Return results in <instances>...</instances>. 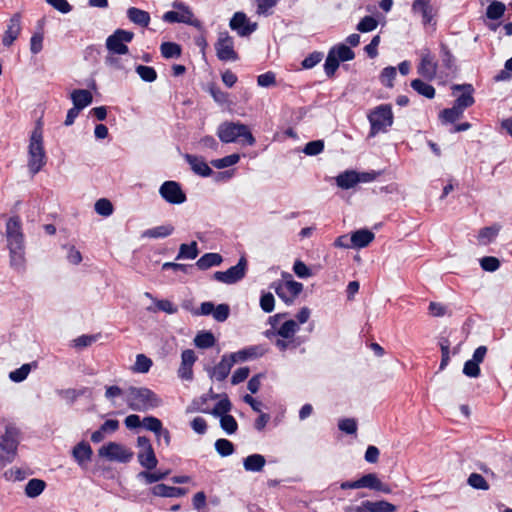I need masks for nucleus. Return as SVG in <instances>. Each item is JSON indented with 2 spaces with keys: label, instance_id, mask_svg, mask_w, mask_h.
I'll use <instances>...</instances> for the list:
<instances>
[{
  "label": "nucleus",
  "instance_id": "obj_58",
  "mask_svg": "<svg viewBox=\"0 0 512 512\" xmlns=\"http://www.w3.org/2000/svg\"><path fill=\"white\" fill-rule=\"evenodd\" d=\"M501 263L498 258L494 256H485L480 259V266L484 271L494 272L499 269Z\"/></svg>",
  "mask_w": 512,
  "mask_h": 512
},
{
  "label": "nucleus",
  "instance_id": "obj_57",
  "mask_svg": "<svg viewBox=\"0 0 512 512\" xmlns=\"http://www.w3.org/2000/svg\"><path fill=\"white\" fill-rule=\"evenodd\" d=\"M467 482H468V484L471 487H473L475 489H479V490H488L489 489L488 482L479 473H472V474H470V476L468 477Z\"/></svg>",
  "mask_w": 512,
  "mask_h": 512
},
{
  "label": "nucleus",
  "instance_id": "obj_32",
  "mask_svg": "<svg viewBox=\"0 0 512 512\" xmlns=\"http://www.w3.org/2000/svg\"><path fill=\"white\" fill-rule=\"evenodd\" d=\"M223 258L219 253H205L195 263L199 270H207L213 266H218L222 263Z\"/></svg>",
  "mask_w": 512,
  "mask_h": 512
},
{
  "label": "nucleus",
  "instance_id": "obj_31",
  "mask_svg": "<svg viewBox=\"0 0 512 512\" xmlns=\"http://www.w3.org/2000/svg\"><path fill=\"white\" fill-rule=\"evenodd\" d=\"M336 183L342 189L353 188L359 183V172L354 170L345 171L336 177Z\"/></svg>",
  "mask_w": 512,
  "mask_h": 512
},
{
  "label": "nucleus",
  "instance_id": "obj_19",
  "mask_svg": "<svg viewBox=\"0 0 512 512\" xmlns=\"http://www.w3.org/2000/svg\"><path fill=\"white\" fill-rule=\"evenodd\" d=\"M21 13L17 12L12 15L9 19L7 28L2 38V44L5 47H10L14 41L19 37L22 27H21Z\"/></svg>",
  "mask_w": 512,
  "mask_h": 512
},
{
  "label": "nucleus",
  "instance_id": "obj_53",
  "mask_svg": "<svg viewBox=\"0 0 512 512\" xmlns=\"http://www.w3.org/2000/svg\"><path fill=\"white\" fill-rule=\"evenodd\" d=\"M152 366V360L144 354H138L134 364V371L138 373H147Z\"/></svg>",
  "mask_w": 512,
  "mask_h": 512
},
{
  "label": "nucleus",
  "instance_id": "obj_50",
  "mask_svg": "<svg viewBox=\"0 0 512 512\" xmlns=\"http://www.w3.org/2000/svg\"><path fill=\"white\" fill-rule=\"evenodd\" d=\"M339 64V59L336 58V55L333 54V51L329 50L324 63V71L327 77L332 78L335 75V72L337 71Z\"/></svg>",
  "mask_w": 512,
  "mask_h": 512
},
{
  "label": "nucleus",
  "instance_id": "obj_29",
  "mask_svg": "<svg viewBox=\"0 0 512 512\" xmlns=\"http://www.w3.org/2000/svg\"><path fill=\"white\" fill-rule=\"evenodd\" d=\"M71 100L77 109H84L93 101L92 93L86 89H75L71 93Z\"/></svg>",
  "mask_w": 512,
  "mask_h": 512
},
{
  "label": "nucleus",
  "instance_id": "obj_61",
  "mask_svg": "<svg viewBox=\"0 0 512 512\" xmlns=\"http://www.w3.org/2000/svg\"><path fill=\"white\" fill-rule=\"evenodd\" d=\"M323 150H324V141L323 140H314V141L308 142L305 145L303 152L309 156H316V155L320 154Z\"/></svg>",
  "mask_w": 512,
  "mask_h": 512
},
{
  "label": "nucleus",
  "instance_id": "obj_54",
  "mask_svg": "<svg viewBox=\"0 0 512 512\" xmlns=\"http://www.w3.org/2000/svg\"><path fill=\"white\" fill-rule=\"evenodd\" d=\"M378 26V21L372 16L363 17L357 24L356 29L361 33H367L375 30Z\"/></svg>",
  "mask_w": 512,
  "mask_h": 512
},
{
  "label": "nucleus",
  "instance_id": "obj_9",
  "mask_svg": "<svg viewBox=\"0 0 512 512\" xmlns=\"http://www.w3.org/2000/svg\"><path fill=\"white\" fill-rule=\"evenodd\" d=\"M285 281H278L272 284L277 296L286 304H292L295 298L302 292L303 284L292 279L290 273H282Z\"/></svg>",
  "mask_w": 512,
  "mask_h": 512
},
{
  "label": "nucleus",
  "instance_id": "obj_35",
  "mask_svg": "<svg viewBox=\"0 0 512 512\" xmlns=\"http://www.w3.org/2000/svg\"><path fill=\"white\" fill-rule=\"evenodd\" d=\"M463 113L462 110L453 105L451 108H445L440 111L438 118L442 125L455 124L456 121L463 117Z\"/></svg>",
  "mask_w": 512,
  "mask_h": 512
},
{
  "label": "nucleus",
  "instance_id": "obj_20",
  "mask_svg": "<svg viewBox=\"0 0 512 512\" xmlns=\"http://www.w3.org/2000/svg\"><path fill=\"white\" fill-rule=\"evenodd\" d=\"M438 71V63L434 61V57L429 51L423 54L419 65L417 66V73L427 81L435 79Z\"/></svg>",
  "mask_w": 512,
  "mask_h": 512
},
{
  "label": "nucleus",
  "instance_id": "obj_22",
  "mask_svg": "<svg viewBox=\"0 0 512 512\" xmlns=\"http://www.w3.org/2000/svg\"><path fill=\"white\" fill-rule=\"evenodd\" d=\"M197 360V356L192 349H186L181 354V364L178 369V376L183 380L193 379V365Z\"/></svg>",
  "mask_w": 512,
  "mask_h": 512
},
{
  "label": "nucleus",
  "instance_id": "obj_45",
  "mask_svg": "<svg viewBox=\"0 0 512 512\" xmlns=\"http://www.w3.org/2000/svg\"><path fill=\"white\" fill-rule=\"evenodd\" d=\"M199 254L198 245L195 241L190 244H181L176 259H195Z\"/></svg>",
  "mask_w": 512,
  "mask_h": 512
},
{
  "label": "nucleus",
  "instance_id": "obj_21",
  "mask_svg": "<svg viewBox=\"0 0 512 512\" xmlns=\"http://www.w3.org/2000/svg\"><path fill=\"white\" fill-rule=\"evenodd\" d=\"M235 363L236 359L230 354L223 355L220 362L209 371L210 378L219 382L225 380Z\"/></svg>",
  "mask_w": 512,
  "mask_h": 512
},
{
  "label": "nucleus",
  "instance_id": "obj_64",
  "mask_svg": "<svg viewBox=\"0 0 512 512\" xmlns=\"http://www.w3.org/2000/svg\"><path fill=\"white\" fill-rule=\"evenodd\" d=\"M260 307L266 313H270L274 310L275 299L272 293H262L260 298Z\"/></svg>",
  "mask_w": 512,
  "mask_h": 512
},
{
  "label": "nucleus",
  "instance_id": "obj_36",
  "mask_svg": "<svg viewBox=\"0 0 512 512\" xmlns=\"http://www.w3.org/2000/svg\"><path fill=\"white\" fill-rule=\"evenodd\" d=\"M174 232V226L171 224L160 225L143 232L142 237L150 239L166 238Z\"/></svg>",
  "mask_w": 512,
  "mask_h": 512
},
{
  "label": "nucleus",
  "instance_id": "obj_47",
  "mask_svg": "<svg viewBox=\"0 0 512 512\" xmlns=\"http://www.w3.org/2000/svg\"><path fill=\"white\" fill-rule=\"evenodd\" d=\"M214 446L217 453L222 457L230 456L235 451L234 444L225 438L217 439Z\"/></svg>",
  "mask_w": 512,
  "mask_h": 512
},
{
  "label": "nucleus",
  "instance_id": "obj_15",
  "mask_svg": "<svg viewBox=\"0 0 512 512\" xmlns=\"http://www.w3.org/2000/svg\"><path fill=\"white\" fill-rule=\"evenodd\" d=\"M161 197L170 204H182L186 201V194L176 181H165L159 189Z\"/></svg>",
  "mask_w": 512,
  "mask_h": 512
},
{
  "label": "nucleus",
  "instance_id": "obj_18",
  "mask_svg": "<svg viewBox=\"0 0 512 512\" xmlns=\"http://www.w3.org/2000/svg\"><path fill=\"white\" fill-rule=\"evenodd\" d=\"M452 90L453 93L456 91H463V93L455 99L453 104L463 112L475 103V99L473 97L474 88L471 84H456L452 86Z\"/></svg>",
  "mask_w": 512,
  "mask_h": 512
},
{
  "label": "nucleus",
  "instance_id": "obj_5",
  "mask_svg": "<svg viewBox=\"0 0 512 512\" xmlns=\"http://www.w3.org/2000/svg\"><path fill=\"white\" fill-rule=\"evenodd\" d=\"M370 131L369 137L385 133L394 123V115L390 104H381L372 109L367 115Z\"/></svg>",
  "mask_w": 512,
  "mask_h": 512
},
{
  "label": "nucleus",
  "instance_id": "obj_42",
  "mask_svg": "<svg viewBox=\"0 0 512 512\" xmlns=\"http://www.w3.org/2000/svg\"><path fill=\"white\" fill-rule=\"evenodd\" d=\"M215 337L210 331L199 332L194 338V344L200 349H207L215 344Z\"/></svg>",
  "mask_w": 512,
  "mask_h": 512
},
{
  "label": "nucleus",
  "instance_id": "obj_48",
  "mask_svg": "<svg viewBox=\"0 0 512 512\" xmlns=\"http://www.w3.org/2000/svg\"><path fill=\"white\" fill-rule=\"evenodd\" d=\"M232 408V404L228 398L227 395H224V397L216 403L213 409H210V413L213 416L216 417H222V415H228V412H230Z\"/></svg>",
  "mask_w": 512,
  "mask_h": 512
},
{
  "label": "nucleus",
  "instance_id": "obj_55",
  "mask_svg": "<svg viewBox=\"0 0 512 512\" xmlns=\"http://www.w3.org/2000/svg\"><path fill=\"white\" fill-rule=\"evenodd\" d=\"M396 74H397V72H396L395 67H393V66L385 67L381 71V74H380L381 83L386 87L392 88L394 85L393 81L396 77Z\"/></svg>",
  "mask_w": 512,
  "mask_h": 512
},
{
  "label": "nucleus",
  "instance_id": "obj_40",
  "mask_svg": "<svg viewBox=\"0 0 512 512\" xmlns=\"http://www.w3.org/2000/svg\"><path fill=\"white\" fill-rule=\"evenodd\" d=\"M45 487L46 483L44 480L33 478L26 484L25 494L29 498H35L44 491Z\"/></svg>",
  "mask_w": 512,
  "mask_h": 512
},
{
  "label": "nucleus",
  "instance_id": "obj_38",
  "mask_svg": "<svg viewBox=\"0 0 512 512\" xmlns=\"http://www.w3.org/2000/svg\"><path fill=\"white\" fill-rule=\"evenodd\" d=\"M440 57L442 61V65L445 69L449 71H455L457 69L456 59L452 54L448 45L444 42L440 43Z\"/></svg>",
  "mask_w": 512,
  "mask_h": 512
},
{
  "label": "nucleus",
  "instance_id": "obj_56",
  "mask_svg": "<svg viewBox=\"0 0 512 512\" xmlns=\"http://www.w3.org/2000/svg\"><path fill=\"white\" fill-rule=\"evenodd\" d=\"M95 211L104 217H108L113 213V205L110 200L101 198L95 203Z\"/></svg>",
  "mask_w": 512,
  "mask_h": 512
},
{
  "label": "nucleus",
  "instance_id": "obj_49",
  "mask_svg": "<svg viewBox=\"0 0 512 512\" xmlns=\"http://www.w3.org/2000/svg\"><path fill=\"white\" fill-rule=\"evenodd\" d=\"M240 160V155L237 153L225 156L220 159H214L211 161V165L217 169H224L237 164Z\"/></svg>",
  "mask_w": 512,
  "mask_h": 512
},
{
  "label": "nucleus",
  "instance_id": "obj_1",
  "mask_svg": "<svg viewBox=\"0 0 512 512\" xmlns=\"http://www.w3.org/2000/svg\"><path fill=\"white\" fill-rule=\"evenodd\" d=\"M5 234L10 254V265L17 271H23L26 262L25 243L19 216H12L8 219Z\"/></svg>",
  "mask_w": 512,
  "mask_h": 512
},
{
  "label": "nucleus",
  "instance_id": "obj_62",
  "mask_svg": "<svg viewBox=\"0 0 512 512\" xmlns=\"http://www.w3.org/2000/svg\"><path fill=\"white\" fill-rule=\"evenodd\" d=\"M30 365L29 364H23L20 368L11 371L9 374V378L16 383L24 381L29 372H30Z\"/></svg>",
  "mask_w": 512,
  "mask_h": 512
},
{
  "label": "nucleus",
  "instance_id": "obj_3",
  "mask_svg": "<svg viewBox=\"0 0 512 512\" xmlns=\"http://www.w3.org/2000/svg\"><path fill=\"white\" fill-rule=\"evenodd\" d=\"M46 152L44 148L43 130L38 124L31 132L28 145V169L35 175L46 164Z\"/></svg>",
  "mask_w": 512,
  "mask_h": 512
},
{
  "label": "nucleus",
  "instance_id": "obj_23",
  "mask_svg": "<svg viewBox=\"0 0 512 512\" xmlns=\"http://www.w3.org/2000/svg\"><path fill=\"white\" fill-rule=\"evenodd\" d=\"M359 489L368 488L371 490L383 492L389 494L391 492L390 487L383 483L375 473H368L358 479Z\"/></svg>",
  "mask_w": 512,
  "mask_h": 512
},
{
  "label": "nucleus",
  "instance_id": "obj_51",
  "mask_svg": "<svg viewBox=\"0 0 512 512\" xmlns=\"http://www.w3.org/2000/svg\"><path fill=\"white\" fill-rule=\"evenodd\" d=\"M135 70L145 82H154L157 79V72L151 66L137 65Z\"/></svg>",
  "mask_w": 512,
  "mask_h": 512
},
{
  "label": "nucleus",
  "instance_id": "obj_4",
  "mask_svg": "<svg viewBox=\"0 0 512 512\" xmlns=\"http://www.w3.org/2000/svg\"><path fill=\"white\" fill-rule=\"evenodd\" d=\"M127 404L134 411L145 412L161 405V398L146 387H130L127 394Z\"/></svg>",
  "mask_w": 512,
  "mask_h": 512
},
{
  "label": "nucleus",
  "instance_id": "obj_46",
  "mask_svg": "<svg viewBox=\"0 0 512 512\" xmlns=\"http://www.w3.org/2000/svg\"><path fill=\"white\" fill-rule=\"evenodd\" d=\"M506 7L500 1H493L486 9V16L491 20H498L503 17Z\"/></svg>",
  "mask_w": 512,
  "mask_h": 512
},
{
  "label": "nucleus",
  "instance_id": "obj_63",
  "mask_svg": "<svg viewBox=\"0 0 512 512\" xmlns=\"http://www.w3.org/2000/svg\"><path fill=\"white\" fill-rule=\"evenodd\" d=\"M322 58H323L322 52L314 51L303 59L301 65L304 69H311V68L315 67L318 63H320Z\"/></svg>",
  "mask_w": 512,
  "mask_h": 512
},
{
  "label": "nucleus",
  "instance_id": "obj_41",
  "mask_svg": "<svg viewBox=\"0 0 512 512\" xmlns=\"http://www.w3.org/2000/svg\"><path fill=\"white\" fill-rule=\"evenodd\" d=\"M330 51H333V54L336 55L339 62L351 61L355 58L354 51L345 44L335 45L330 49Z\"/></svg>",
  "mask_w": 512,
  "mask_h": 512
},
{
  "label": "nucleus",
  "instance_id": "obj_39",
  "mask_svg": "<svg viewBox=\"0 0 512 512\" xmlns=\"http://www.w3.org/2000/svg\"><path fill=\"white\" fill-rule=\"evenodd\" d=\"M411 87L414 91H416L419 95L424 96L428 99H433L436 94L435 88L431 85L426 83L425 81L421 79H414L411 81Z\"/></svg>",
  "mask_w": 512,
  "mask_h": 512
},
{
  "label": "nucleus",
  "instance_id": "obj_7",
  "mask_svg": "<svg viewBox=\"0 0 512 512\" xmlns=\"http://www.w3.org/2000/svg\"><path fill=\"white\" fill-rule=\"evenodd\" d=\"M172 7L175 10L167 11L163 14L162 20L166 23H184L196 28H201V22L194 18L191 8L182 1H174Z\"/></svg>",
  "mask_w": 512,
  "mask_h": 512
},
{
  "label": "nucleus",
  "instance_id": "obj_10",
  "mask_svg": "<svg viewBox=\"0 0 512 512\" xmlns=\"http://www.w3.org/2000/svg\"><path fill=\"white\" fill-rule=\"evenodd\" d=\"M134 38V33L132 31L124 30V29H116L111 35H109L106 39V48L108 52L112 55H125L129 53V48L127 46Z\"/></svg>",
  "mask_w": 512,
  "mask_h": 512
},
{
  "label": "nucleus",
  "instance_id": "obj_30",
  "mask_svg": "<svg viewBox=\"0 0 512 512\" xmlns=\"http://www.w3.org/2000/svg\"><path fill=\"white\" fill-rule=\"evenodd\" d=\"M127 17L132 23L145 28L148 27L151 19L150 14L147 11L136 7L128 8Z\"/></svg>",
  "mask_w": 512,
  "mask_h": 512
},
{
  "label": "nucleus",
  "instance_id": "obj_44",
  "mask_svg": "<svg viewBox=\"0 0 512 512\" xmlns=\"http://www.w3.org/2000/svg\"><path fill=\"white\" fill-rule=\"evenodd\" d=\"M208 92L213 98V100L219 105H228L230 104L229 94L223 90L215 83H211L208 86Z\"/></svg>",
  "mask_w": 512,
  "mask_h": 512
},
{
  "label": "nucleus",
  "instance_id": "obj_37",
  "mask_svg": "<svg viewBox=\"0 0 512 512\" xmlns=\"http://www.w3.org/2000/svg\"><path fill=\"white\" fill-rule=\"evenodd\" d=\"M209 395H201L200 397L194 398L186 408V413L201 412L205 414L210 413V407L208 405Z\"/></svg>",
  "mask_w": 512,
  "mask_h": 512
},
{
  "label": "nucleus",
  "instance_id": "obj_13",
  "mask_svg": "<svg viewBox=\"0 0 512 512\" xmlns=\"http://www.w3.org/2000/svg\"><path fill=\"white\" fill-rule=\"evenodd\" d=\"M99 456L105 457L110 461H117L120 463H128L133 457V452L123 445L116 442H109L103 445L99 451Z\"/></svg>",
  "mask_w": 512,
  "mask_h": 512
},
{
  "label": "nucleus",
  "instance_id": "obj_43",
  "mask_svg": "<svg viewBox=\"0 0 512 512\" xmlns=\"http://www.w3.org/2000/svg\"><path fill=\"white\" fill-rule=\"evenodd\" d=\"M161 55L166 59L178 58L181 56V46L175 42H163L160 46Z\"/></svg>",
  "mask_w": 512,
  "mask_h": 512
},
{
  "label": "nucleus",
  "instance_id": "obj_6",
  "mask_svg": "<svg viewBox=\"0 0 512 512\" xmlns=\"http://www.w3.org/2000/svg\"><path fill=\"white\" fill-rule=\"evenodd\" d=\"M299 328L298 323L293 319L284 321L278 327L276 333H278L280 338H276L274 345L280 352L295 350L301 345L302 341L299 337H296Z\"/></svg>",
  "mask_w": 512,
  "mask_h": 512
},
{
  "label": "nucleus",
  "instance_id": "obj_2",
  "mask_svg": "<svg viewBox=\"0 0 512 512\" xmlns=\"http://www.w3.org/2000/svg\"><path fill=\"white\" fill-rule=\"evenodd\" d=\"M216 134L220 141L225 144L234 143L240 139L249 146L256 143L249 127L241 122L224 121L218 126Z\"/></svg>",
  "mask_w": 512,
  "mask_h": 512
},
{
  "label": "nucleus",
  "instance_id": "obj_12",
  "mask_svg": "<svg viewBox=\"0 0 512 512\" xmlns=\"http://www.w3.org/2000/svg\"><path fill=\"white\" fill-rule=\"evenodd\" d=\"M137 446L139 448L137 457L140 465L147 470L155 469L158 464V460L150 439L146 436H139L137 438Z\"/></svg>",
  "mask_w": 512,
  "mask_h": 512
},
{
  "label": "nucleus",
  "instance_id": "obj_28",
  "mask_svg": "<svg viewBox=\"0 0 512 512\" xmlns=\"http://www.w3.org/2000/svg\"><path fill=\"white\" fill-rule=\"evenodd\" d=\"M92 454L93 451L91 446L85 441L78 443L72 450V455L79 465L90 461Z\"/></svg>",
  "mask_w": 512,
  "mask_h": 512
},
{
  "label": "nucleus",
  "instance_id": "obj_8",
  "mask_svg": "<svg viewBox=\"0 0 512 512\" xmlns=\"http://www.w3.org/2000/svg\"><path fill=\"white\" fill-rule=\"evenodd\" d=\"M18 430L12 426H6L5 432L0 436V467L11 463L17 454Z\"/></svg>",
  "mask_w": 512,
  "mask_h": 512
},
{
  "label": "nucleus",
  "instance_id": "obj_14",
  "mask_svg": "<svg viewBox=\"0 0 512 512\" xmlns=\"http://www.w3.org/2000/svg\"><path fill=\"white\" fill-rule=\"evenodd\" d=\"M216 55L221 61H236L238 54L234 50L233 37L227 31L220 32L215 43Z\"/></svg>",
  "mask_w": 512,
  "mask_h": 512
},
{
  "label": "nucleus",
  "instance_id": "obj_33",
  "mask_svg": "<svg viewBox=\"0 0 512 512\" xmlns=\"http://www.w3.org/2000/svg\"><path fill=\"white\" fill-rule=\"evenodd\" d=\"M264 354V350L261 346H249L242 350H239L238 352L231 353L230 355L232 358L236 359V362L238 361H246L248 359H255L257 357H260Z\"/></svg>",
  "mask_w": 512,
  "mask_h": 512
},
{
  "label": "nucleus",
  "instance_id": "obj_34",
  "mask_svg": "<svg viewBox=\"0 0 512 512\" xmlns=\"http://www.w3.org/2000/svg\"><path fill=\"white\" fill-rule=\"evenodd\" d=\"M266 464V459L261 454H251L243 460V466L246 471L260 472Z\"/></svg>",
  "mask_w": 512,
  "mask_h": 512
},
{
  "label": "nucleus",
  "instance_id": "obj_25",
  "mask_svg": "<svg viewBox=\"0 0 512 512\" xmlns=\"http://www.w3.org/2000/svg\"><path fill=\"white\" fill-rule=\"evenodd\" d=\"M185 160L190 165L192 171L201 177H209L214 173L202 157L186 154Z\"/></svg>",
  "mask_w": 512,
  "mask_h": 512
},
{
  "label": "nucleus",
  "instance_id": "obj_59",
  "mask_svg": "<svg viewBox=\"0 0 512 512\" xmlns=\"http://www.w3.org/2000/svg\"><path fill=\"white\" fill-rule=\"evenodd\" d=\"M257 5V14L259 15H270L271 9L275 7L278 3V0H255Z\"/></svg>",
  "mask_w": 512,
  "mask_h": 512
},
{
  "label": "nucleus",
  "instance_id": "obj_27",
  "mask_svg": "<svg viewBox=\"0 0 512 512\" xmlns=\"http://www.w3.org/2000/svg\"><path fill=\"white\" fill-rule=\"evenodd\" d=\"M374 238L375 235L372 231L368 229H360L351 234L350 242L354 248H365L374 240Z\"/></svg>",
  "mask_w": 512,
  "mask_h": 512
},
{
  "label": "nucleus",
  "instance_id": "obj_24",
  "mask_svg": "<svg viewBox=\"0 0 512 512\" xmlns=\"http://www.w3.org/2000/svg\"><path fill=\"white\" fill-rule=\"evenodd\" d=\"M431 1L432 0H414L412 3V12L415 14H421L424 25L430 24L435 16V11Z\"/></svg>",
  "mask_w": 512,
  "mask_h": 512
},
{
  "label": "nucleus",
  "instance_id": "obj_17",
  "mask_svg": "<svg viewBox=\"0 0 512 512\" xmlns=\"http://www.w3.org/2000/svg\"><path fill=\"white\" fill-rule=\"evenodd\" d=\"M229 26L241 37L249 36L257 29V23H251L244 12H235Z\"/></svg>",
  "mask_w": 512,
  "mask_h": 512
},
{
  "label": "nucleus",
  "instance_id": "obj_52",
  "mask_svg": "<svg viewBox=\"0 0 512 512\" xmlns=\"http://www.w3.org/2000/svg\"><path fill=\"white\" fill-rule=\"evenodd\" d=\"M220 426L227 434L230 435L236 433L238 430V423L234 416L230 414L222 415V417H220Z\"/></svg>",
  "mask_w": 512,
  "mask_h": 512
},
{
  "label": "nucleus",
  "instance_id": "obj_11",
  "mask_svg": "<svg viewBox=\"0 0 512 512\" xmlns=\"http://www.w3.org/2000/svg\"><path fill=\"white\" fill-rule=\"evenodd\" d=\"M246 271L247 260L242 256L235 266L230 267L226 271H216L212 278L224 284H234L246 276Z\"/></svg>",
  "mask_w": 512,
  "mask_h": 512
},
{
  "label": "nucleus",
  "instance_id": "obj_60",
  "mask_svg": "<svg viewBox=\"0 0 512 512\" xmlns=\"http://www.w3.org/2000/svg\"><path fill=\"white\" fill-rule=\"evenodd\" d=\"M142 425L147 430L153 432L155 435H157V433L161 431V428L163 427L161 420L154 416L144 417Z\"/></svg>",
  "mask_w": 512,
  "mask_h": 512
},
{
  "label": "nucleus",
  "instance_id": "obj_16",
  "mask_svg": "<svg viewBox=\"0 0 512 512\" xmlns=\"http://www.w3.org/2000/svg\"><path fill=\"white\" fill-rule=\"evenodd\" d=\"M397 507L386 501H362L360 505L347 506L345 512H396Z\"/></svg>",
  "mask_w": 512,
  "mask_h": 512
},
{
  "label": "nucleus",
  "instance_id": "obj_26",
  "mask_svg": "<svg viewBox=\"0 0 512 512\" xmlns=\"http://www.w3.org/2000/svg\"><path fill=\"white\" fill-rule=\"evenodd\" d=\"M186 492H187V490L185 488L168 486L163 483L156 484L151 489V493L154 496L169 497V498L181 497V496L185 495Z\"/></svg>",
  "mask_w": 512,
  "mask_h": 512
}]
</instances>
